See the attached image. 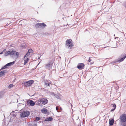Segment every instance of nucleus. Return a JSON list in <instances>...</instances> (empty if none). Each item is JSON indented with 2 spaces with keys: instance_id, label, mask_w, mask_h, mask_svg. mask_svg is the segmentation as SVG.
<instances>
[{
  "instance_id": "f257e3e1",
  "label": "nucleus",
  "mask_w": 126,
  "mask_h": 126,
  "mask_svg": "<svg viewBox=\"0 0 126 126\" xmlns=\"http://www.w3.org/2000/svg\"><path fill=\"white\" fill-rule=\"evenodd\" d=\"M48 100L47 99L44 98H42L39 99V100L36 101L38 104L39 105L40 104H42L43 105H45L47 103Z\"/></svg>"
},
{
  "instance_id": "f03ea898",
  "label": "nucleus",
  "mask_w": 126,
  "mask_h": 126,
  "mask_svg": "<svg viewBox=\"0 0 126 126\" xmlns=\"http://www.w3.org/2000/svg\"><path fill=\"white\" fill-rule=\"evenodd\" d=\"M72 42V40L71 39H67L66 41L65 45L68 46V48H70V49H71L73 46V45Z\"/></svg>"
},
{
  "instance_id": "7ed1b4c3",
  "label": "nucleus",
  "mask_w": 126,
  "mask_h": 126,
  "mask_svg": "<svg viewBox=\"0 0 126 126\" xmlns=\"http://www.w3.org/2000/svg\"><path fill=\"white\" fill-rule=\"evenodd\" d=\"M44 82L45 86L46 87V88H48V87H51L52 85V82L49 80H45Z\"/></svg>"
},
{
  "instance_id": "20e7f679",
  "label": "nucleus",
  "mask_w": 126,
  "mask_h": 126,
  "mask_svg": "<svg viewBox=\"0 0 126 126\" xmlns=\"http://www.w3.org/2000/svg\"><path fill=\"white\" fill-rule=\"evenodd\" d=\"M30 113V112L28 111H24L20 114V116L21 117L24 118L28 117Z\"/></svg>"
},
{
  "instance_id": "39448f33",
  "label": "nucleus",
  "mask_w": 126,
  "mask_h": 126,
  "mask_svg": "<svg viewBox=\"0 0 126 126\" xmlns=\"http://www.w3.org/2000/svg\"><path fill=\"white\" fill-rule=\"evenodd\" d=\"M33 82L34 81L31 80L24 82V85L26 87L30 86H31L33 83Z\"/></svg>"
},
{
  "instance_id": "423d86ee",
  "label": "nucleus",
  "mask_w": 126,
  "mask_h": 126,
  "mask_svg": "<svg viewBox=\"0 0 126 126\" xmlns=\"http://www.w3.org/2000/svg\"><path fill=\"white\" fill-rule=\"evenodd\" d=\"M14 54L13 52V49L11 50H9L6 51L5 52L4 54V55L5 56H6L9 55H10L11 57L13 58V56H12V54Z\"/></svg>"
},
{
  "instance_id": "0eeeda50",
  "label": "nucleus",
  "mask_w": 126,
  "mask_h": 126,
  "mask_svg": "<svg viewBox=\"0 0 126 126\" xmlns=\"http://www.w3.org/2000/svg\"><path fill=\"white\" fill-rule=\"evenodd\" d=\"M120 122L122 121L124 122L126 121V114H123L121 115L120 116Z\"/></svg>"
},
{
  "instance_id": "6e6552de",
  "label": "nucleus",
  "mask_w": 126,
  "mask_h": 126,
  "mask_svg": "<svg viewBox=\"0 0 126 126\" xmlns=\"http://www.w3.org/2000/svg\"><path fill=\"white\" fill-rule=\"evenodd\" d=\"M85 65L83 63H79L77 66V68L79 70H82L84 68Z\"/></svg>"
},
{
  "instance_id": "1a4fd4ad",
  "label": "nucleus",
  "mask_w": 126,
  "mask_h": 126,
  "mask_svg": "<svg viewBox=\"0 0 126 126\" xmlns=\"http://www.w3.org/2000/svg\"><path fill=\"white\" fill-rule=\"evenodd\" d=\"M27 105L30 104L31 106H33L35 104V103L32 100H30V101H28L27 103Z\"/></svg>"
},
{
  "instance_id": "9d476101",
  "label": "nucleus",
  "mask_w": 126,
  "mask_h": 126,
  "mask_svg": "<svg viewBox=\"0 0 126 126\" xmlns=\"http://www.w3.org/2000/svg\"><path fill=\"white\" fill-rule=\"evenodd\" d=\"M13 51L14 54H12V56H13V58H14V56H15V55L17 56V57H18L19 56V53L18 52H16L15 50H14L13 49Z\"/></svg>"
},
{
  "instance_id": "9b49d317",
  "label": "nucleus",
  "mask_w": 126,
  "mask_h": 126,
  "mask_svg": "<svg viewBox=\"0 0 126 126\" xmlns=\"http://www.w3.org/2000/svg\"><path fill=\"white\" fill-rule=\"evenodd\" d=\"M52 65L50 63L46 64L45 67L47 69H50L51 68Z\"/></svg>"
},
{
  "instance_id": "f8f14e48",
  "label": "nucleus",
  "mask_w": 126,
  "mask_h": 126,
  "mask_svg": "<svg viewBox=\"0 0 126 126\" xmlns=\"http://www.w3.org/2000/svg\"><path fill=\"white\" fill-rule=\"evenodd\" d=\"M24 65H25L29 61V59L28 58H26V57H24Z\"/></svg>"
},
{
  "instance_id": "ddd939ff",
  "label": "nucleus",
  "mask_w": 126,
  "mask_h": 126,
  "mask_svg": "<svg viewBox=\"0 0 126 126\" xmlns=\"http://www.w3.org/2000/svg\"><path fill=\"white\" fill-rule=\"evenodd\" d=\"M126 58V56H124V57L123 58H119L118 59V61L119 62H121L123 61L124 59Z\"/></svg>"
},
{
  "instance_id": "4468645a",
  "label": "nucleus",
  "mask_w": 126,
  "mask_h": 126,
  "mask_svg": "<svg viewBox=\"0 0 126 126\" xmlns=\"http://www.w3.org/2000/svg\"><path fill=\"white\" fill-rule=\"evenodd\" d=\"M53 119V118L51 117L46 118L45 120L47 121H52Z\"/></svg>"
},
{
  "instance_id": "2eb2a0df",
  "label": "nucleus",
  "mask_w": 126,
  "mask_h": 126,
  "mask_svg": "<svg viewBox=\"0 0 126 126\" xmlns=\"http://www.w3.org/2000/svg\"><path fill=\"white\" fill-rule=\"evenodd\" d=\"M42 112L44 114H46L47 112V110L45 108H43L41 110Z\"/></svg>"
},
{
  "instance_id": "dca6fc26",
  "label": "nucleus",
  "mask_w": 126,
  "mask_h": 126,
  "mask_svg": "<svg viewBox=\"0 0 126 126\" xmlns=\"http://www.w3.org/2000/svg\"><path fill=\"white\" fill-rule=\"evenodd\" d=\"M114 122V121L113 119H112L109 121V124L110 126L112 125Z\"/></svg>"
},
{
  "instance_id": "f3484780",
  "label": "nucleus",
  "mask_w": 126,
  "mask_h": 126,
  "mask_svg": "<svg viewBox=\"0 0 126 126\" xmlns=\"http://www.w3.org/2000/svg\"><path fill=\"white\" fill-rule=\"evenodd\" d=\"M117 43L116 42H114L113 43V44L112 45L113 48H116L117 47Z\"/></svg>"
},
{
  "instance_id": "a211bd4d",
  "label": "nucleus",
  "mask_w": 126,
  "mask_h": 126,
  "mask_svg": "<svg viewBox=\"0 0 126 126\" xmlns=\"http://www.w3.org/2000/svg\"><path fill=\"white\" fill-rule=\"evenodd\" d=\"M14 63V61L12 62L7 64H6V65L7 67H8V66H11Z\"/></svg>"
},
{
  "instance_id": "6ab92c4d",
  "label": "nucleus",
  "mask_w": 126,
  "mask_h": 126,
  "mask_svg": "<svg viewBox=\"0 0 126 126\" xmlns=\"http://www.w3.org/2000/svg\"><path fill=\"white\" fill-rule=\"evenodd\" d=\"M40 28H44L47 26V25L44 23H40Z\"/></svg>"
},
{
  "instance_id": "aec40b11",
  "label": "nucleus",
  "mask_w": 126,
  "mask_h": 126,
  "mask_svg": "<svg viewBox=\"0 0 126 126\" xmlns=\"http://www.w3.org/2000/svg\"><path fill=\"white\" fill-rule=\"evenodd\" d=\"M40 23H38L36 24L35 25V27L36 28H41L40 26Z\"/></svg>"
},
{
  "instance_id": "412c9836",
  "label": "nucleus",
  "mask_w": 126,
  "mask_h": 126,
  "mask_svg": "<svg viewBox=\"0 0 126 126\" xmlns=\"http://www.w3.org/2000/svg\"><path fill=\"white\" fill-rule=\"evenodd\" d=\"M120 122H121V124L122 126H126V121L124 122L122 121Z\"/></svg>"
},
{
  "instance_id": "4be33fe9",
  "label": "nucleus",
  "mask_w": 126,
  "mask_h": 126,
  "mask_svg": "<svg viewBox=\"0 0 126 126\" xmlns=\"http://www.w3.org/2000/svg\"><path fill=\"white\" fill-rule=\"evenodd\" d=\"M5 75V74L4 73V71H2L0 72V77H2Z\"/></svg>"
},
{
  "instance_id": "5701e85b",
  "label": "nucleus",
  "mask_w": 126,
  "mask_h": 126,
  "mask_svg": "<svg viewBox=\"0 0 126 126\" xmlns=\"http://www.w3.org/2000/svg\"><path fill=\"white\" fill-rule=\"evenodd\" d=\"M13 84H10L8 86V88L9 89H10L11 88H12L13 87V86H14Z\"/></svg>"
},
{
  "instance_id": "b1692460",
  "label": "nucleus",
  "mask_w": 126,
  "mask_h": 126,
  "mask_svg": "<svg viewBox=\"0 0 126 126\" xmlns=\"http://www.w3.org/2000/svg\"><path fill=\"white\" fill-rule=\"evenodd\" d=\"M3 93L2 92H0V98H2L3 96Z\"/></svg>"
},
{
  "instance_id": "393cba45",
  "label": "nucleus",
  "mask_w": 126,
  "mask_h": 126,
  "mask_svg": "<svg viewBox=\"0 0 126 126\" xmlns=\"http://www.w3.org/2000/svg\"><path fill=\"white\" fill-rule=\"evenodd\" d=\"M40 119L39 117H36L35 120L36 121H38Z\"/></svg>"
},
{
  "instance_id": "a878e982",
  "label": "nucleus",
  "mask_w": 126,
  "mask_h": 126,
  "mask_svg": "<svg viewBox=\"0 0 126 126\" xmlns=\"http://www.w3.org/2000/svg\"><path fill=\"white\" fill-rule=\"evenodd\" d=\"M33 51L31 49H29L28 52L29 53V54H30L31 53H32Z\"/></svg>"
},
{
  "instance_id": "bb28decb",
  "label": "nucleus",
  "mask_w": 126,
  "mask_h": 126,
  "mask_svg": "<svg viewBox=\"0 0 126 126\" xmlns=\"http://www.w3.org/2000/svg\"><path fill=\"white\" fill-rule=\"evenodd\" d=\"M122 5L124 6L125 8L126 7V1H125L123 4Z\"/></svg>"
},
{
  "instance_id": "cd10ccee",
  "label": "nucleus",
  "mask_w": 126,
  "mask_h": 126,
  "mask_svg": "<svg viewBox=\"0 0 126 126\" xmlns=\"http://www.w3.org/2000/svg\"><path fill=\"white\" fill-rule=\"evenodd\" d=\"M6 49H4L0 53V54H3L6 51Z\"/></svg>"
},
{
  "instance_id": "c85d7f7f",
  "label": "nucleus",
  "mask_w": 126,
  "mask_h": 126,
  "mask_svg": "<svg viewBox=\"0 0 126 126\" xmlns=\"http://www.w3.org/2000/svg\"><path fill=\"white\" fill-rule=\"evenodd\" d=\"M7 67H7L6 65H5L3 67H2L1 68V69H5L6 68H7Z\"/></svg>"
},
{
  "instance_id": "c756f323",
  "label": "nucleus",
  "mask_w": 126,
  "mask_h": 126,
  "mask_svg": "<svg viewBox=\"0 0 126 126\" xmlns=\"http://www.w3.org/2000/svg\"><path fill=\"white\" fill-rule=\"evenodd\" d=\"M54 95L57 98H59V95H58L57 94H54Z\"/></svg>"
},
{
  "instance_id": "7c9ffc66",
  "label": "nucleus",
  "mask_w": 126,
  "mask_h": 126,
  "mask_svg": "<svg viewBox=\"0 0 126 126\" xmlns=\"http://www.w3.org/2000/svg\"><path fill=\"white\" fill-rule=\"evenodd\" d=\"M29 53L27 52L25 55V56L24 57H26V58H27V57L29 55Z\"/></svg>"
},
{
  "instance_id": "2f4dec72",
  "label": "nucleus",
  "mask_w": 126,
  "mask_h": 126,
  "mask_svg": "<svg viewBox=\"0 0 126 126\" xmlns=\"http://www.w3.org/2000/svg\"><path fill=\"white\" fill-rule=\"evenodd\" d=\"M113 107L115 109L116 107V105L115 104H113Z\"/></svg>"
},
{
  "instance_id": "473e14b6",
  "label": "nucleus",
  "mask_w": 126,
  "mask_h": 126,
  "mask_svg": "<svg viewBox=\"0 0 126 126\" xmlns=\"http://www.w3.org/2000/svg\"><path fill=\"white\" fill-rule=\"evenodd\" d=\"M4 71V74L5 73H7L8 72V71L6 70H3Z\"/></svg>"
},
{
  "instance_id": "72a5a7b5",
  "label": "nucleus",
  "mask_w": 126,
  "mask_h": 126,
  "mask_svg": "<svg viewBox=\"0 0 126 126\" xmlns=\"http://www.w3.org/2000/svg\"><path fill=\"white\" fill-rule=\"evenodd\" d=\"M91 61H92V60L90 58H89V60H88V62H90Z\"/></svg>"
},
{
  "instance_id": "f704fd0d",
  "label": "nucleus",
  "mask_w": 126,
  "mask_h": 126,
  "mask_svg": "<svg viewBox=\"0 0 126 126\" xmlns=\"http://www.w3.org/2000/svg\"><path fill=\"white\" fill-rule=\"evenodd\" d=\"M115 109L114 108L111 109V111H114Z\"/></svg>"
},
{
  "instance_id": "c9c22d12",
  "label": "nucleus",
  "mask_w": 126,
  "mask_h": 126,
  "mask_svg": "<svg viewBox=\"0 0 126 126\" xmlns=\"http://www.w3.org/2000/svg\"><path fill=\"white\" fill-rule=\"evenodd\" d=\"M93 45L94 47H96V46L95 45V44H93Z\"/></svg>"
},
{
  "instance_id": "e433bc0d",
  "label": "nucleus",
  "mask_w": 126,
  "mask_h": 126,
  "mask_svg": "<svg viewBox=\"0 0 126 126\" xmlns=\"http://www.w3.org/2000/svg\"><path fill=\"white\" fill-rule=\"evenodd\" d=\"M56 110H57V111H58V108L57 107H56Z\"/></svg>"
},
{
  "instance_id": "4c0bfd02",
  "label": "nucleus",
  "mask_w": 126,
  "mask_h": 126,
  "mask_svg": "<svg viewBox=\"0 0 126 126\" xmlns=\"http://www.w3.org/2000/svg\"><path fill=\"white\" fill-rule=\"evenodd\" d=\"M13 116L14 117H15L16 116V115L15 114H13Z\"/></svg>"
},
{
  "instance_id": "58836bf2",
  "label": "nucleus",
  "mask_w": 126,
  "mask_h": 126,
  "mask_svg": "<svg viewBox=\"0 0 126 126\" xmlns=\"http://www.w3.org/2000/svg\"><path fill=\"white\" fill-rule=\"evenodd\" d=\"M94 63V62H90V63L91 64H93Z\"/></svg>"
},
{
  "instance_id": "ea45409f",
  "label": "nucleus",
  "mask_w": 126,
  "mask_h": 126,
  "mask_svg": "<svg viewBox=\"0 0 126 126\" xmlns=\"http://www.w3.org/2000/svg\"><path fill=\"white\" fill-rule=\"evenodd\" d=\"M29 125H30V126H32V124H29Z\"/></svg>"
},
{
  "instance_id": "a19ab883",
  "label": "nucleus",
  "mask_w": 126,
  "mask_h": 126,
  "mask_svg": "<svg viewBox=\"0 0 126 126\" xmlns=\"http://www.w3.org/2000/svg\"><path fill=\"white\" fill-rule=\"evenodd\" d=\"M22 47H25L24 45H22Z\"/></svg>"
},
{
  "instance_id": "79ce46f5",
  "label": "nucleus",
  "mask_w": 126,
  "mask_h": 126,
  "mask_svg": "<svg viewBox=\"0 0 126 126\" xmlns=\"http://www.w3.org/2000/svg\"><path fill=\"white\" fill-rule=\"evenodd\" d=\"M115 34H114V36H115Z\"/></svg>"
},
{
  "instance_id": "37998d69",
  "label": "nucleus",
  "mask_w": 126,
  "mask_h": 126,
  "mask_svg": "<svg viewBox=\"0 0 126 126\" xmlns=\"http://www.w3.org/2000/svg\"><path fill=\"white\" fill-rule=\"evenodd\" d=\"M39 58H38V59H39Z\"/></svg>"
},
{
  "instance_id": "c03bdc74",
  "label": "nucleus",
  "mask_w": 126,
  "mask_h": 126,
  "mask_svg": "<svg viewBox=\"0 0 126 126\" xmlns=\"http://www.w3.org/2000/svg\"><path fill=\"white\" fill-rule=\"evenodd\" d=\"M39 63H38V64H39Z\"/></svg>"
}]
</instances>
